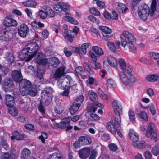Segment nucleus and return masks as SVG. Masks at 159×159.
Wrapping results in <instances>:
<instances>
[{"instance_id":"1","label":"nucleus","mask_w":159,"mask_h":159,"mask_svg":"<svg viewBox=\"0 0 159 159\" xmlns=\"http://www.w3.org/2000/svg\"><path fill=\"white\" fill-rule=\"evenodd\" d=\"M12 77L14 80L19 83V90L23 95L30 94L34 96L37 94L35 88L32 86L31 82L27 80L22 79V75L20 70H14L12 72Z\"/></svg>"},{"instance_id":"2","label":"nucleus","mask_w":159,"mask_h":159,"mask_svg":"<svg viewBox=\"0 0 159 159\" xmlns=\"http://www.w3.org/2000/svg\"><path fill=\"white\" fill-rule=\"evenodd\" d=\"M156 1L152 0L150 10L149 6L147 4H143L139 7L138 10V15L140 19L146 20L149 15L152 16L154 13L156 8Z\"/></svg>"},{"instance_id":"3","label":"nucleus","mask_w":159,"mask_h":159,"mask_svg":"<svg viewBox=\"0 0 159 159\" xmlns=\"http://www.w3.org/2000/svg\"><path fill=\"white\" fill-rule=\"evenodd\" d=\"M122 36L121 38V44L125 47L127 45L129 51L131 52L135 53L137 51V48L133 44L135 41L136 39L131 33L126 31L122 32Z\"/></svg>"},{"instance_id":"4","label":"nucleus","mask_w":159,"mask_h":159,"mask_svg":"<svg viewBox=\"0 0 159 159\" xmlns=\"http://www.w3.org/2000/svg\"><path fill=\"white\" fill-rule=\"evenodd\" d=\"M120 116H117L115 120H112L107 124V129L114 135L116 134V130H120Z\"/></svg>"},{"instance_id":"5","label":"nucleus","mask_w":159,"mask_h":159,"mask_svg":"<svg viewBox=\"0 0 159 159\" xmlns=\"http://www.w3.org/2000/svg\"><path fill=\"white\" fill-rule=\"evenodd\" d=\"M120 78L125 85H130L136 81L134 76L132 74H125L121 72L119 73Z\"/></svg>"},{"instance_id":"6","label":"nucleus","mask_w":159,"mask_h":159,"mask_svg":"<svg viewBox=\"0 0 159 159\" xmlns=\"http://www.w3.org/2000/svg\"><path fill=\"white\" fill-rule=\"evenodd\" d=\"M25 48L33 57L36 54L39 48V46L36 43L33 42L28 44Z\"/></svg>"},{"instance_id":"7","label":"nucleus","mask_w":159,"mask_h":159,"mask_svg":"<svg viewBox=\"0 0 159 159\" xmlns=\"http://www.w3.org/2000/svg\"><path fill=\"white\" fill-rule=\"evenodd\" d=\"M112 107L115 115L117 117L120 116L122 112L120 102L117 100H114L112 103Z\"/></svg>"},{"instance_id":"8","label":"nucleus","mask_w":159,"mask_h":159,"mask_svg":"<svg viewBox=\"0 0 159 159\" xmlns=\"http://www.w3.org/2000/svg\"><path fill=\"white\" fill-rule=\"evenodd\" d=\"M33 57L25 47L19 53V58L22 60H24L26 62L30 61Z\"/></svg>"},{"instance_id":"9","label":"nucleus","mask_w":159,"mask_h":159,"mask_svg":"<svg viewBox=\"0 0 159 159\" xmlns=\"http://www.w3.org/2000/svg\"><path fill=\"white\" fill-rule=\"evenodd\" d=\"M29 31V28L25 24L23 23L18 28V32L19 36L22 37H25Z\"/></svg>"},{"instance_id":"10","label":"nucleus","mask_w":159,"mask_h":159,"mask_svg":"<svg viewBox=\"0 0 159 159\" xmlns=\"http://www.w3.org/2000/svg\"><path fill=\"white\" fill-rule=\"evenodd\" d=\"M34 56V60L38 64L44 65L47 63V59L45 58V55L42 53H38Z\"/></svg>"},{"instance_id":"11","label":"nucleus","mask_w":159,"mask_h":159,"mask_svg":"<svg viewBox=\"0 0 159 159\" xmlns=\"http://www.w3.org/2000/svg\"><path fill=\"white\" fill-rule=\"evenodd\" d=\"M12 34L10 31L2 30L0 32V39L5 41H9L12 38Z\"/></svg>"},{"instance_id":"12","label":"nucleus","mask_w":159,"mask_h":159,"mask_svg":"<svg viewBox=\"0 0 159 159\" xmlns=\"http://www.w3.org/2000/svg\"><path fill=\"white\" fill-rule=\"evenodd\" d=\"M99 29L101 30L104 37L108 38L111 36V34L113 32L111 29L106 26L101 25L99 26Z\"/></svg>"},{"instance_id":"13","label":"nucleus","mask_w":159,"mask_h":159,"mask_svg":"<svg viewBox=\"0 0 159 159\" xmlns=\"http://www.w3.org/2000/svg\"><path fill=\"white\" fill-rule=\"evenodd\" d=\"M3 24L7 27L16 26L17 25V22L14 19L7 16L4 20Z\"/></svg>"},{"instance_id":"14","label":"nucleus","mask_w":159,"mask_h":159,"mask_svg":"<svg viewBox=\"0 0 159 159\" xmlns=\"http://www.w3.org/2000/svg\"><path fill=\"white\" fill-rule=\"evenodd\" d=\"M120 43L119 41H108L107 45L111 51L114 52L119 48Z\"/></svg>"},{"instance_id":"15","label":"nucleus","mask_w":159,"mask_h":159,"mask_svg":"<svg viewBox=\"0 0 159 159\" xmlns=\"http://www.w3.org/2000/svg\"><path fill=\"white\" fill-rule=\"evenodd\" d=\"M3 89L6 92H10L14 88L12 80L10 79L5 80L3 84Z\"/></svg>"},{"instance_id":"16","label":"nucleus","mask_w":159,"mask_h":159,"mask_svg":"<svg viewBox=\"0 0 159 159\" xmlns=\"http://www.w3.org/2000/svg\"><path fill=\"white\" fill-rule=\"evenodd\" d=\"M91 150V148L89 147H85L82 149L79 152V156L82 158H86L89 156Z\"/></svg>"},{"instance_id":"17","label":"nucleus","mask_w":159,"mask_h":159,"mask_svg":"<svg viewBox=\"0 0 159 159\" xmlns=\"http://www.w3.org/2000/svg\"><path fill=\"white\" fill-rule=\"evenodd\" d=\"M62 20L72 24L77 25L79 23L75 19L71 16L70 14L68 12L65 13V16L62 17Z\"/></svg>"},{"instance_id":"18","label":"nucleus","mask_w":159,"mask_h":159,"mask_svg":"<svg viewBox=\"0 0 159 159\" xmlns=\"http://www.w3.org/2000/svg\"><path fill=\"white\" fill-rule=\"evenodd\" d=\"M107 62L109 66L114 68H116L117 65V62L115 58L111 55L108 56L107 58V61H105L103 62L104 65H106Z\"/></svg>"},{"instance_id":"19","label":"nucleus","mask_w":159,"mask_h":159,"mask_svg":"<svg viewBox=\"0 0 159 159\" xmlns=\"http://www.w3.org/2000/svg\"><path fill=\"white\" fill-rule=\"evenodd\" d=\"M145 135L147 138L152 139L155 142L157 141V135L156 131L146 130Z\"/></svg>"},{"instance_id":"20","label":"nucleus","mask_w":159,"mask_h":159,"mask_svg":"<svg viewBox=\"0 0 159 159\" xmlns=\"http://www.w3.org/2000/svg\"><path fill=\"white\" fill-rule=\"evenodd\" d=\"M135 112L138 117L142 119L145 121H148V117L146 112L137 109H136Z\"/></svg>"},{"instance_id":"21","label":"nucleus","mask_w":159,"mask_h":159,"mask_svg":"<svg viewBox=\"0 0 159 159\" xmlns=\"http://www.w3.org/2000/svg\"><path fill=\"white\" fill-rule=\"evenodd\" d=\"M79 140L80 144L85 145L90 144L92 140L91 138L88 136H81L79 138Z\"/></svg>"},{"instance_id":"22","label":"nucleus","mask_w":159,"mask_h":159,"mask_svg":"<svg viewBox=\"0 0 159 159\" xmlns=\"http://www.w3.org/2000/svg\"><path fill=\"white\" fill-rule=\"evenodd\" d=\"M6 104L8 107L13 106L14 104V98L13 97L10 95L7 94L5 96Z\"/></svg>"},{"instance_id":"23","label":"nucleus","mask_w":159,"mask_h":159,"mask_svg":"<svg viewBox=\"0 0 159 159\" xmlns=\"http://www.w3.org/2000/svg\"><path fill=\"white\" fill-rule=\"evenodd\" d=\"M129 136L130 139L132 141V142H137L139 140L138 134L133 129L129 130Z\"/></svg>"},{"instance_id":"24","label":"nucleus","mask_w":159,"mask_h":159,"mask_svg":"<svg viewBox=\"0 0 159 159\" xmlns=\"http://www.w3.org/2000/svg\"><path fill=\"white\" fill-rule=\"evenodd\" d=\"M131 145L134 147L138 148H145L146 144L143 141H137L135 142H132Z\"/></svg>"},{"instance_id":"25","label":"nucleus","mask_w":159,"mask_h":159,"mask_svg":"<svg viewBox=\"0 0 159 159\" xmlns=\"http://www.w3.org/2000/svg\"><path fill=\"white\" fill-rule=\"evenodd\" d=\"M146 79L149 82H156L159 79V75L157 74H149L146 77Z\"/></svg>"},{"instance_id":"26","label":"nucleus","mask_w":159,"mask_h":159,"mask_svg":"<svg viewBox=\"0 0 159 159\" xmlns=\"http://www.w3.org/2000/svg\"><path fill=\"white\" fill-rule=\"evenodd\" d=\"M65 67L62 66L58 68L54 74V78L61 77L64 74Z\"/></svg>"},{"instance_id":"27","label":"nucleus","mask_w":159,"mask_h":159,"mask_svg":"<svg viewBox=\"0 0 159 159\" xmlns=\"http://www.w3.org/2000/svg\"><path fill=\"white\" fill-rule=\"evenodd\" d=\"M43 9L46 11L47 16H48L49 17H53L55 16V13L53 10L49 7L45 6Z\"/></svg>"},{"instance_id":"28","label":"nucleus","mask_w":159,"mask_h":159,"mask_svg":"<svg viewBox=\"0 0 159 159\" xmlns=\"http://www.w3.org/2000/svg\"><path fill=\"white\" fill-rule=\"evenodd\" d=\"M92 50L98 56H100L104 54V51L101 48L98 46H93L92 47Z\"/></svg>"},{"instance_id":"29","label":"nucleus","mask_w":159,"mask_h":159,"mask_svg":"<svg viewBox=\"0 0 159 159\" xmlns=\"http://www.w3.org/2000/svg\"><path fill=\"white\" fill-rule=\"evenodd\" d=\"M117 9L120 14L125 13L128 9L126 5L122 3H119L117 5Z\"/></svg>"},{"instance_id":"30","label":"nucleus","mask_w":159,"mask_h":159,"mask_svg":"<svg viewBox=\"0 0 159 159\" xmlns=\"http://www.w3.org/2000/svg\"><path fill=\"white\" fill-rule=\"evenodd\" d=\"M23 138V135L17 131H14L13 133V135L11 137V139L12 140L15 139L18 140H21Z\"/></svg>"},{"instance_id":"31","label":"nucleus","mask_w":159,"mask_h":159,"mask_svg":"<svg viewBox=\"0 0 159 159\" xmlns=\"http://www.w3.org/2000/svg\"><path fill=\"white\" fill-rule=\"evenodd\" d=\"M48 62L52 65L54 67H56L59 64L58 59L56 57L47 59V63Z\"/></svg>"},{"instance_id":"32","label":"nucleus","mask_w":159,"mask_h":159,"mask_svg":"<svg viewBox=\"0 0 159 159\" xmlns=\"http://www.w3.org/2000/svg\"><path fill=\"white\" fill-rule=\"evenodd\" d=\"M70 119L69 118H66L61 120L60 123V128H66L70 125Z\"/></svg>"},{"instance_id":"33","label":"nucleus","mask_w":159,"mask_h":159,"mask_svg":"<svg viewBox=\"0 0 159 159\" xmlns=\"http://www.w3.org/2000/svg\"><path fill=\"white\" fill-rule=\"evenodd\" d=\"M30 153L31 152L29 150L26 148L24 149L22 152L21 158H28L30 157Z\"/></svg>"},{"instance_id":"34","label":"nucleus","mask_w":159,"mask_h":159,"mask_svg":"<svg viewBox=\"0 0 159 159\" xmlns=\"http://www.w3.org/2000/svg\"><path fill=\"white\" fill-rule=\"evenodd\" d=\"M72 33L73 32L70 30H65L64 32V37L70 41H71L73 38Z\"/></svg>"},{"instance_id":"35","label":"nucleus","mask_w":159,"mask_h":159,"mask_svg":"<svg viewBox=\"0 0 159 159\" xmlns=\"http://www.w3.org/2000/svg\"><path fill=\"white\" fill-rule=\"evenodd\" d=\"M22 4L25 6L28 7H35L37 5L36 2L30 0L23 2Z\"/></svg>"},{"instance_id":"36","label":"nucleus","mask_w":159,"mask_h":159,"mask_svg":"<svg viewBox=\"0 0 159 159\" xmlns=\"http://www.w3.org/2000/svg\"><path fill=\"white\" fill-rule=\"evenodd\" d=\"M91 44L90 43H85L82 45L80 47L82 54H85L87 52V49L90 46Z\"/></svg>"},{"instance_id":"37","label":"nucleus","mask_w":159,"mask_h":159,"mask_svg":"<svg viewBox=\"0 0 159 159\" xmlns=\"http://www.w3.org/2000/svg\"><path fill=\"white\" fill-rule=\"evenodd\" d=\"M84 99V97L83 95H81L75 99L73 103L75 105H76L80 107L81 104L83 102Z\"/></svg>"},{"instance_id":"38","label":"nucleus","mask_w":159,"mask_h":159,"mask_svg":"<svg viewBox=\"0 0 159 159\" xmlns=\"http://www.w3.org/2000/svg\"><path fill=\"white\" fill-rule=\"evenodd\" d=\"M97 105L95 104H89L87 107L88 111L91 113H94L97 110Z\"/></svg>"},{"instance_id":"39","label":"nucleus","mask_w":159,"mask_h":159,"mask_svg":"<svg viewBox=\"0 0 159 159\" xmlns=\"http://www.w3.org/2000/svg\"><path fill=\"white\" fill-rule=\"evenodd\" d=\"M133 70V67L132 65L127 64L125 69H123V72L125 74H132L131 73Z\"/></svg>"},{"instance_id":"40","label":"nucleus","mask_w":159,"mask_h":159,"mask_svg":"<svg viewBox=\"0 0 159 159\" xmlns=\"http://www.w3.org/2000/svg\"><path fill=\"white\" fill-rule=\"evenodd\" d=\"M128 116L130 122L133 123L135 122L136 118L134 111L132 110L129 111L128 112Z\"/></svg>"},{"instance_id":"41","label":"nucleus","mask_w":159,"mask_h":159,"mask_svg":"<svg viewBox=\"0 0 159 159\" xmlns=\"http://www.w3.org/2000/svg\"><path fill=\"white\" fill-rule=\"evenodd\" d=\"M88 94L89 98L92 101H95L97 98V94L92 90L88 91Z\"/></svg>"},{"instance_id":"42","label":"nucleus","mask_w":159,"mask_h":159,"mask_svg":"<svg viewBox=\"0 0 159 159\" xmlns=\"http://www.w3.org/2000/svg\"><path fill=\"white\" fill-rule=\"evenodd\" d=\"M90 12L92 14L98 16H100L101 14L99 11L95 7H92L89 10Z\"/></svg>"},{"instance_id":"43","label":"nucleus","mask_w":159,"mask_h":159,"mask_svg":"<svg viewBox=\"0 0 159 159\" xmlns=\"http://www.w3.org/2000/svg\"><path fill=\"white\" fill-rule=\"evenodd\" d=\"M79 107H80L76 105H75L73 103L70 109V113L71 115H74L76 112Z\"/></svg>"},{"instance_id":"44","label":"nucleus","mask_w":159,"mask_h":159,"mask_svg":"<svg viewBox=\"0 0 159 159\" xmlns=\"http://www.w3.org/2000/svg\"><path fill=\"white\" fill-rule=\"evenodd\" d=\"M144 109L149 108L150 111L152 115H154L156 113V110L155 107L152 104H151L146 107H142Z\"/></svg>"},{"instance_id":"45","label":"nucleus","mask_w":159,"mask_h":159,"mask_svg":"<svg viewBox=\"0 0 159 159\" xmlns=\"http://www.w3.org/2000/svg\"><path fill=\"white\" fill-rule=\"evenodd\" d=\"M48 159H63V158L61 155L55 153L50 155L48 157Z\"/></svg>"},{"instance_id":"46","label":"nucleus","mask_w":159,"mask_h":159,"mask_svg":"<svg viewBox=\"0 0 159 159\" xmlns=\"http://www.w3.org/2000/svg\"><path fill=\"white\" fill-rule=\"evenodd\" d=\"M10 109H8L9 112L13 116H17L18 114V110L17 109L12 107H11Z\"/></svg>"},{"instance_id":"47","label":"nucleus","mask_w":159,"mask_h":159,"mask_svg":"<svg viewBox=\"0 0 159 159\" xmlns=\"http://www.w3.org/2000/svg\"><path fill=\"white\" fill-rule=\"evenodd\" d=\"M90 153V155L89 159H95L98 154L97 151L95 149L91 150Z\"/></svg>"},{"instance_id":"48","label":"nucleus","mask_w":159,"mask_h":159,"mask_svg":"<svg viewBox=\"0 0 159 159\" xmlns=\"http://www.w3.org/2000/svg\"><path fill=\"white\" fill-rule=\"evenodd\" d=\"M61 9L62 11H65L68 10L69 8L68 4L64 2L59 3Z\"/></svg>"},{"instance_id":"49","label":"nucleus","mask_w":159,"mask_h":159,"mask_svg":"<svg viewBox=\"0 0 159 159\" xmlns=\"http://www.w3.org/2000/svg\"><path fill=\"white\" fill-rule=\"evenodd\" d=\"M98 94L101 98L103 99L107 100L109 99L108 97L104 94L103 92L100 88H98Z\"/></svg>"},{"instance_id":"50","label":"nucleus","mask_w":159,"mask_h":159,"mask_svg":"<svg viewBox=\"0 0 159 159\" xmlns=\"http://www.w3.org/2000/svg\"><path fill=\"white\" fill-rule=\"evenodd\" d=\"M107 86L109 88H113L116 86L114 80L111 78L107 80Z\"/></svg>"},{"instance_id":"51","label":"nucleus","mask_w":159,"mask_h":159,"mask_svg":"<svg viewBox=\"0 0 159 159\" xmlns=\"http://www.w3.org/2000/svg\"><path fill=\"white\" fill-rule=\"evenodd\" d=\"M88 84L89 85H92L94 83V85H98V82L95 78L92 77H89L88 80L87 81Z\"/></svg>"},{"instance_id":"52","label":"nucleus","mask_w":159,"mask_h":159,"mask_svg":"<svg viewBox=\"0 0 159 159\" xmlns=\"http://www.w3.org/2000/svg\"><path fill=\"white\" fill-rule=\"evenodd\" d=\"M0 144L3 146L4 148L7 149L8 145L7 143L6 140L2 137H0Z\"/></svg>"},{"instance_id":"53","label":"nucleus","mask_w":159,"mask_h":159,"mask_svg":"<svg viewBox=\"0 0 159 159\" xmlns=\"http://www.w3.org/2000/svg\"><path fill=\"white\" fill-rule=\"evenodd\" d=\"M149 57L152 59L157 60L159 58V53L151 52L149 54Z\"/></svg>"},{"instance_id":"54","label":"nucleus","mask_w":159,"mask_h":159,"mask_svg":"<svg viewBox=\"0 0 159 159\" xmlns=\"http://www.w3.org/2000/svg\"><path fill=\"white\" fill-rule=\"evenodd\" d=\"M39 16L42 19H45L47 17L46 11L44 12L43 10H40L38 12Z\"/></svg>"},{"instance_id":"55","label":"nucleus","mask_w":159,"mask_h":159,"mask_svg":"<svg viewBox=\"0 0 159 159\" xmlns=\"http://www.w3.org/2000/svg\"><path fill=\"white\" fill-rule=\"evenodd\" d=\"M118 62L121 69L123 70V69H125L127 65L126 64L124 60L122 58H120L119 59Z\"/></svg>"},{"instance_id":"56","label":"nucleus","mask_w":159,"mask_h":159,"mask_svg":"<svg viewBox=\"0 0 159 159\" xmlns=\"http://www.w3.org/2000/svg\"><path fill=\"white\" fill-rule=\"evenodd\" d=\"M53 9L55 12L57 14H60L62 11L59 3L54 6Z\"/></svg>"},{"instance_id":"57","label":"nucleus","mask_w":159,"mask_h":159,"mask_svg":"<svg viewBox=\"0 0 159 159\" xmlns=\"http://www.w3.org/2000/svg\"><path fill=\"white\" fill-rule=\"evenodd\" d=\"M48 137L47 134L45 133H43L41 134V135L39 136V138L41 140L42 142L44 143L45 142V139H47Z\"/></svg>"},{"instance_id":"58","label":"nucleus","mask_w":159,"mask_h":159,"mask_svg":"<svg viewBox=\"0 0 159 159\" xmlns=\"http://www.w3.org/2000/svg\"><path fill=\"white\" fill-rule=\"evenodd\" d=\"M89 19L91 22H94L97 24H99L100 23L99 20L97 19L93 16L90 15L88 16Z\"/></svg>"},{"instance_id":"59","label":"nucleus","mask_w":159,"mask_h":159,"mask_svg":"<svg viewBox=\"0 0 159 159\" xmlns=\"http://www.w3.org/2000/svg\"><path fill=\"white\" fill-rule=\"evenodd\" d=\"M36 71V69L31 65L28 66L26 68L25 71L29 73L34 72Z\"/></svg>"},{"instance_id":"60","label":"nucleus","mask_w":159,"mask_h":159,"mask_svg":"<svg viewBox=\"0 0 159 159\" xmlns=\"http://www.w3.org/2000/svg\"><path fill=\"white\" fill-rule=\"evenodd\" d=\"M49 32L47 30L45 29L42 32L41 37L43 39H45L47 38Z\"/></svg>"},{"instance_id":"61","label":"nucleus","mask_w":159,"mask_h":159,"mask_svg":"<svg viewBox=\"0 0 159 159\" xmlns=\"http://www.w3.org/2000/svg\"><path fill=\"white\" fill-rule=\"evenodd\" d=\"M84 69L89 73L90 74L93 75V72L91 71V69L88 64L87 63L84 64Z\"/></svg>"},{"instance_id":"62","label":"nucleus","mask_w":159,"mask_h":159,"mask_svg":"<svg viewBox=\"0 0 159 159\" xmlns=\"http://www.w3.org/2000/svg\"><path fill=\"white\" fill-rule=\"evenodd\" d=\"M72 51L74 53H79L80 57L82 56L80 48L74 47L73 48Z\"/></svg>"},{"instance_id":"63","label":"nucleus","mask_w":159,"mask_h":159,"mask_svg":"<svg viewBox=\"0 0 159 159\" xmlns=\"http://www.w3.org/2000/svg\"><path fill=\"white\" fill-rule=\"evenodd\" d=\"M38 25L40 27H43L44 25L43 24L41 23L40 22H38L34 21L33 22L31 23V25L32 26L36 27V25Z\"/></svg>"},{"instance_id":"64","label":"nucleus","mask_w":159,"mask_h":159,"mask_svg":"<svg viewBox=\"0 0 159 159\" xmlns=\"http://www.w3.org/2000/svg\"><path fill=\"white\" fill-rule=\"evenodd\" d=\"M155 125L152 123H150L148 125L146 130L156 131L154 129Z\"/></svg>"}]
</instances>
